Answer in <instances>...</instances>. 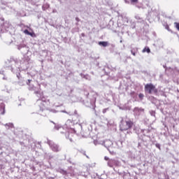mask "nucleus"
Listing matches in <instances>:
<instances>
[{
    "label": "nucleus",
    "mask_w": 179,
    "mask_h": 179,
    "mask_svg": "<svg viewBox=\"0 0 179 179\" xmlns=\"http://www.w3.org/2000/svg\"><path fill=\"white\" fill-rule=\"evenodd\" d=\"M134 123L131 120H121L120 124V131H128V129L132 128Z\"/></svg>",
    "instance_id": "f257e3e1"
},
{
    "label": "nucleus",
    "mask_w": 179,
    "mask_h": 179,
    "mask_svg": "<svg viewBox=\"0 0 179 179\" xmlns=\"http://www.w3.org/2000/svg\"><path fill=\"white\" fill-rule=\"evenodd\" d=\"M144 90L148 94H156L157 93V89L152 83L146 84Z\"/></svg>",
    "instance_id": "f03ea898"
},
{
    "label": "nucleus",
    "mask_w": 179,
    "mask_h": 179,
    "mask_svg": "<svg viewBox=\"0 0 179 179\" xmlns=\"http://www.w3.org/2000/svg\"><path fill=\"white\" fill-rule=\"evenodd\" d=\"M38 87H31L29 89V90H32L34 92V94H36L37 96V97H38V101H41V100H43V99H44V95L43 94V92H41V90L40 88V85H38Z\"/></svg>",
    "instance_id": "7ed1b4c3"
},
{
    "label": "nucleus",
    "mask_w": 179,
    "mask_h": 179,
    "mask_svg": "<svg viewBox=\"0 0 179 179\" xmlns=\"http://www.w3.org/2000/svg\"><path fill=\"white\" fill-rule=\"evenodd\" d=\"M47 143L49 145L50 149L52 150V152H60L61 151V148H59V146L56 144L55 143H54L51 140H48Z\"/></svg>",
    "instance_id": "20e7f679"
},
{
    "label": "nucleus",
    "mask_w": 179,
    "mask_h": 179,
    "mask_svg": "<svg viewBox=\"0 0 179 179\" xmlns=\"http://www.w3.org/2000/svg\"><path fill=\"white\" fill-rule=\"evenodd\" d=\"M8 29H9V23L5 22L3 18H0V33Z\"/></svg>",
    "instance_id": "39448f33"
},
{
    "label": "nucleus",
    "mask_w": 179,
    "mask_h": 179,
    "mask_svg": "<svg viewBox=\"0 0 179 179\" xmlns=\"http://www.w3.org/2000/svg\"><path fill=\"white\" fill-rule=\"evenodd\" d=\"M9 64H15V67H11V71L12 72H14V73H20V67H17L19 66V63L15 62L14 60H8V62Z\"/></svg>",
    "instance_id": "423d86ee"
},
{
    "label": "nucleus",
    "mask_w": 179,
    "mask_h": 179,
    "mask_svg": "<svg viewBox=\"0 0 179 179\" xmlns=\"http://www.w3.org/2000/svg\"><path fill=\"white\" fill-rule=\"evenodd\" d=\"M17 76L19 79L18 84L20 85V86H24V85H30V82H31V80H26L24 79V78L19 77V76L17 75Z\"/></svg>",
    "instance_id": "0eeeda50"
},
{
    "label": "nucleus",
    "mask_w": 179,
    "mask_h": 179,
    "mask_svg": "<svg viewBox=\"0 0 179 179\" xmlns=\"http://www.w3.org/2000/svg\"><path fill=\"white\" fill-rule=\"evenodd\" d=\"M17 47V50L21 51L22 54H27L29 52V47L24 44H20Z\"/></svg>",
    "instance_id": "6e6552de"
},
{
    "label": "nucleus",
    "mask_w": 179,
    "mask_h": 179,
    "mask_svg": "<svg viewBox=\"0 0 179 179\" xmlns=\"http://www.w3.org/2000/svg\"><path fill=\"white\" fill-rule=\"evenodd\" d=\"M103 146H105V148H107L108 150L110 151V149H111V148H113V145H114V143L110 140H106L103 143Z\"/></svg>",
    "instance_id": "1a4fd4ad"
},
{
    "label": "nucleus",
    "mask_w": 179,
    "mask_h": 179,
    "mask_svg": "<svg viewBox=\"0 0 179 179\" xmlns=\"http://www.w3.org/2000/svg\"><path fill=\"white\" fill-rule=\"evenodd\" d=\"M120 165V162L116 159H109L108 162V166L109 167H114V166H119Z\"/></svg>",
    "instance_id": "9d476101"
},
{
    "label": "nucleus",
    "mask_w": 179,
    "mask_h": 179,
    "mask_svg": "<svg viewBox=\"0 0 179 179\" xmlns=\"http://www.w3.org/2000/svg\"><path fill=\"white\" fill-rule=\"evenodd\" d=\"M40 107V110L41 111H45V113H57V110H45V105H44V103H41L39 106Z\"/></svg>",
    "instance_id": "9b49d317"
},
{
    "label": "nucleus",
    "mask_w": 179,
    "mask_h": 179,
    "mask_svg": "<svg viewBox=\"0 0 179 179\" xmlns=\"http://www.w3.org/2000/svg\"><path fill=\"white\" fill-rule=\"evenodd\" d=\"M145 111V109L142 108H138L136 107L134 109V113L136 114V115H141V113H143Z\"/></svg>",
    "instance_id": "f8f14e48"
},
{
    "label": "nucleus",
    "mask_w": 179,
    "mask_h": 179,
    "mask_svg": "<svg viewBox=\"0 0 179 179\" xmlns=\"http://www.w3.org/2000/svg\"><path fill=\"white\" fill-rule=\"evenodd\" d=\"M47 9H50V3H45L42 6V10H47Z\"/></svg>",
    "instance_id": "ddd939ff"
},
{
    "label": "nucleus",
    "mask_w": 179,
    "mask_h": 179,
    "mask_svg": "<svg viewBox=\"0 0 179 179\" xmlns=\"http://www.w3.org/2000/svg\"><path fill=\"white\" fill-rule=\"evenodd\" d=\"M99 45H101L102 47H107L108 45V42L100 41L99 42Z\"/></svg>",
    "instance_id": "4468645a"
},
{
    "label": "nucleus",
    "mask_w": 179,
    "mask_h": 179,
    "mask_svg": "<svg viewBox=\"0 0 179 179\" xmlns=\"http://www.w3.org/2000/svg\"><path fill=\"white\" fill-rule=\"evenodd\" d=\"M51 122H52V124H55V127H54V128H53L54 131H58V130L61 129V126H59V125L55 124V123L54 122H52V121Z\"/></svg>",
    "instance_id": "2eb2a0df"
},
{
    "label": "nucleus",
    "mask_w": 179,
    "mask_h": 179,
    "mask_svg": "<svg viewBox=\"0 0 179 179\" xmlns=\"http://www.w3.org/2000/svg\"><path fill=\"white\" fill-rule=\"evenodd\" d=\"M131 52L132 55H134V57H135V55H136V53L138 52V48H132L131 50Z\"/></svg>",
    "instance_id": "dca6fc26"
},
{
    "label": "nucleus",
    "mask_w": 179,
    "mask_h": 179,
    "mask_svg": "<svg viewBox=\"0 0 179 179\" xmlns=\"http://www.w3.org/2000/svg\"><path fill=\"white\" fill-rule=\"evenodd\" d=\"M142 52H148V54L150 53V48L148 47H145L143 50Z\"/></svg>",
    "instance_id": "f3484780"
},
{
    "label": "nucleus",
    "mask_w": 179,
    "mask_h": 179,
    "mask_svg": "<svg viewBox=\"0 0 179 179\" xmlns=\"http://www.w3.org/2000/svg\"><path fill=\"white\" fill-rule=\"evenodd\" d=\"M5 127L7 128V129H9L10 128H13V123H7L5 124Z\"/></svg>",
    "instance_id": "a211bd4d"
},
{
    "label": "nucleus",
    "mask_w": 179,
    "mask_h": 179,
    "mask_svg": "<svg viewBox=\"0 0 179 179\" xmlns=\"http://www.w3.org/2000/svg\"><path fill=\"white\" fill-rule=\"evenodd\" d=\"M24 33H25V34H28V36H33V34L31 32L29 31V30H27V29H25L24 31Z\"/></svg>",
    "instance_id": "6ab92c4d"
},
{
    "label": "nucleus",
    "mask_w": 179,
    "mask_h": 179,
    "mask_svg": "<svg viewBox=\"0 0 179 179\" xmlns=\"http://www.w3.org/2000/svg\"><path fill=\"white\" fill-rule=\"evenodd\" d=\"M80 76H82L84 79H89V76L88 75H83V73L80 74Z\"/></svg>",
    "instance_id": "aec40b11"
},
{
    "label": "nucleus",
    "mask_w": 179,
    "mask_h": 179,
    "mask_svg": "<svg viewBox=\"0 0 179 179\" xmlns=\"http://www.w3.org/2000/svg\"><path fill=\"white\" fill-rule=\"evenodd\" d=\"M144 97H145V95L143 94H138V98L140 99V100H143Z\"/></svg>",
    "instance_id": "412c9836"
},
{
    "label": "nucleus",
    "mask_w": 179,
    "mask_h": 179,
    "mask_svg": "<svg viewBox=\"0 0 179 179\" xmlns=\"http://www.w3.org/2000/svg\"><path fill=\"white\" fill-rule=\"evenodd\" d=\"M138 0H130L131 3H132V5H135L136 3H138Z\"/></svg>",
    "instance_id": "4be33fe9"
},
{
    "label": "nucleus",
    "mask_w": 179,
    "mask_h": 179,
    "mask_svg": "<svg viewBox=\"0 0 179 179\" xmlns=\"http://www.w3.org/2000/svg\"><path fill=\"white\" fill-rule=\"evenodd\" d=\"M59 173H61V174H63L64 176L66 175V171H64L63 169H60Z\"/></svg>",
    "instance_id": "5701e85b"
},
{
    "label": "nucleus",
    "mask_w": 179,
    "mask_h": 179,
    "mask_svg": "<svg viewBox=\"0 0 179 179\" xmlns=\"http://www.w3.org/2000/svg\"><path fill=\"white\" fill-rule=\"evenodd\" d=\"M175 27L179 31V23L178 22H174Z\"/></svg>",
    "instance_id": "b1692460"
},
{
    "label": "nucleus",
    "mask_w": 179,
    "mask_h": 179,
    "mask_svg": "<svg viewBox=\"0 0 179 179\" xmlns=\"http://www.w3.org/2000/svg\"><path fill=\"white\" fill-rule=\"evenodd\" d=\"M79 152L84 155V156H86V151H85V150L81 149L79 150Z\"/></svg>",
    "instance_id": "393cba45"
},
{
    "label": "nucleus",
    "mask_w": 179,
    "mask_h": 179,
    "mask_svg": "<svg viewBox=\"0 0 179 179\" xmlns=\"http://www.w3.org/2000/svg\"><path fill=\"white\" fill-rule=\"evenodd\" d=\"M135 19H136V20H142V17L138 15L135 16Z\"/></svg>",
    "instance_id": "a878e982"
},
{
    "label": "nucleus",
    "mask_w": 179,
    "mask_h": 179,
    "mask_svg": "<svg viewBox=\"0 0 179 179\" xmlns=\"http://www.w3.org/2000/svg\"><path fill=\"white\" fill-rule=\"evenodd\" d=\"M107 111H108V108L103 109L102 113H103V114H106V113H107Z\"/></svg>",
    "instance_id": "bb28decb"
},
{
    "label": "nucleus",
    "mask_w": 179,
    "mask_h": 179,
    "mask_svg": "<svg viewBox=\"0 0 179 179\" xmlns=\"http://www.w3.org/2000/svg\"><path fill=\"white\" fill-rule=\"evenodd\" d=\"M66 138H69V141H71V142H72V138H69V133H67V134H66Z\"/></svg>",
    "instance_id": "cd10ccee"
},
{
    "label": "nucleus",
    "mask_w": 179,
    "mask_h": 179,
    "mask_svg": "<svg viewBox=\"0 0 179 179\" xmlns=\"http://www.w3.org/2000/svg\"><path fill=\"white\" fill-rule=\"evenodd\" d=\"M155 111L152 110V111L150 112V115H151L152 117H155Z\"/></svg>",
    "instance_id": "c85d7f7f"
},
{
    "label": "nucleus",
    "mask_w": 179,
    "mask_h": 179,
    "mask_svg": "<svg viewBox=\"0 0 179 179\" xmlns=\"http://www.w3.org/2000/svg\"><path fill=\"white\" fill-rule=\"evenodd\" d=\"M155 146H156V148H157L158 149H160V144L157 143V144L155 145Z\"/></svg>",
    "instance_id": "c756f323"
},
{
    "label": "nucleus",
    "mask_w": 179,
    "mask_h": 179,
    "mask_svg": "<svg viewBox=\"0 0 179 179\" xmlns=\"http://www.w3.org/2000/svg\"><path fill=\"white\" fill-rule=\"evenodd\" d=\"M134 94H135V92H131L130 93V95L131 96V97H134Z\"/></svg>",
    "instance_id": "7c9ffc66"
},
{
    "label": "nucleus",
    "mask_w": 179,
    "mask_h": 179,
    "mask_svg": "<svg viewBox=\"0 0 179 179\" xmlns=\"http://www.w3.org/2000/svg\"><path fill=\"white\" fill-rule=\"evenodd\" d=\"M166 30H168L169 31H170V27H169V25H166Z\"/></svg>",
    "instance_id": "2f4dec72"
},
{
    "label": "nucleus",
    "mask_w": 179,
    "mask_h": 179,
    "mask_svg": "<svg viewBox=\"0 0 179 179\" xmlns=\"http://www.w3.org/2000/svg\"><path fill=\"white\" fill-rule=\"evenodd\" d=\"M36 117L37 118V120H39L40 119V115H36Z\"/></svg>",
    "instance_id": "473e14b6"
},
{
    "label": "nucleus",
    "mask_w": 179,
    "mask_h": 179,
    "mask_svg": "<svg viewBox=\"0 0 179 179\" xmlns=\"http://www.w3.org/2000/svg\"><path fill=\"white\" fill-rule=\"evenodd\" d=\"M76 22H80V20L79 19V17H76Z\"/></svg>",
    "instance_id": "72a5a7b5"
},
{
    "label": "nucleus",
    "mask_w": 179,
    "mask_h": 179,
    "mask_svg": "<svg viewBox=\"0 0 179 179\" xmlns=\"http://www.w3.org/2000/svg\"><path fill=\"white\" fill-rule=\"evenodd\" d=\"M2 115H3V114H5V108H3V111L1 113Z\"/></svg>",
    "instance_id": "f704fd0d"
},
{
    "label": "nucleus",
    "mask_w": 179,
    "mask_h": 179,
    "mask_svg": "<svg viewBox=\"0 0 179 179\" xmlns=\"http://www.w3.org/2000/svg\"><path fill=\"white\" fill-rule=\"evenodd\" d=\"M85 33H82V34H81V37H85Z\"/></svg>",
    "instance_id": "c9c22d12"
},
{
    "label": "nucleus",
    "mask_w": 179,
    "mask_h": 179,
    "mask_svg": "<svg viewBox=\"0 0 179 179\" xmlns=\"http://www.w3.org/2000/svg\"><path fill=\"white\" fill-rule=\"evenodd\" d=\"M104 159H105V160H108V157H104Z\"/></svg>",
    "instance_id": "e433bc0d"
},
{
    "label": "nucleus",
    "mask_w": 179,
    "mask_h": 179,
    "mask_svg": "<svg viewBox=\"0 0 179 179\" xmlns=\"http://www.w3.org/2000/svg\"><path fill=\"white\" fill-rule=\"evenodd\" d=\"M0 73H1V75H3V71H0Z\"/></svg>",
    "instance_id": "4c0bfd02"
},
{
    "label": "nucleus",
    "mask_w": 179,
    "mask_h": 179,
    "mask_svg": "<svg viewBox=\"0 0 179 179\" xmlns=\"http://www.w3.org/2000/svg\"><path fill=\"white\" fill-rule=\"evenodd\" d=\"M55 12H57V10H53L52 13H55Z\"/></svg>",
    "instance_id": "58836bf2"
},
{
    "label": "nucleus",
    "mask_w": 179,
    "mask_h": 179,
    "mask_svg": "<svg viewBox=\"0 0 179 179\" xmlns=\"http://www.w3.org/2000/svg\"><path fill=\"white\" fill-rule=\"evenodd\" d=\"M136 7L138 8V9H141V6H136Z\"/></svg>",
    "instance_id": "ea45409f"
},
{
    "label": "nucleus",
    "mask_w": 179,
    "mask_h": 179,
    "mask_svg": "<svg viewBox=\"0 0 179 179\" xmlns=\"http://www.w3.org/2000/svg\"><path fill=\"white\" fill-rule=\"evenodd\" d=\"M68 122H71V120H67V124H68Z\"/></svg>",
    "instance_id": "a19ab883"
},
{
    "label": "nucleus",
    "mask_w": 179,
    "mask_h": 179,
    "mask_svg": "<svg viewBox=\"0 0 179 179\" xmlns=\"http://www.w3.org/2000/svg\"><path fill=\"white\" fill-rule=\"evenodd\" d=\"M62 112H63V113H66V111H65V110H63Z\"/></svg>",
    "instance_id": "79ce46f5"
},
{
    "label": "nucleus",
    "mask_w": 179,
    "mask_h": 179,
    "mask_svg": "<svg viewBox=\"0 0 179 179\" xmlns=\"http://www.w3.org/2000/svg\"><path fill=\"white\" fill-rule=\"evenodd\" d=\"M86 157H87V159H89V157L87 155H86Z\"/></svg>",
    "instance_id": "37998d69"
},
{
    "label": "nucleus",
    "mask_w": 179,
    "mask_h": 179,
    "mask_svg": "<svg viewBox=\"0 0 179 179\" xmlns=\"http://www.w3.org/2000/svg\"><path fill=\"white\" fill-rule=\"evenodd\" d=\"M76 113H77V111H76V110H75V114H76Z\"/></svg>",
    "instance_id": "c03bdc74"
},
{
    "label": "nucleus",
    "mask_w": 179,
    "mask_h": 179,
    "mask_svg": "<svg viewBox=\"0 0 179 179\" xmlns=\"http://www.w3.org/2000/svg\"><path fill=\"white\" fill-rule=\"evenodd\" d=\"M124 27H127V25H124Z\"/></svg>",
    "instance_id": "a18cd8bd"
},
{
    "label": "nucleus",
    "mask_w": 179,
    "mask_h": 179,
    "mask_svg": "<svg viewBox=\"0 0 179 179\" xmlns=\"http://www.w3.org/2000/svg\"><path fill=\"white\" fill-rule=\"evenodd\" d=\"M36 123L38 124V121H36Z\"/></svg>",
    "instance_id": "49530a36"
},
{
    "label": "nucleus",
    "mask_w": 179,
    "mask_h": 179,
    "mask_svg": "<svg viewBox=\"0 0 179 179\" xmlns=\"http://www.w3.org/2000/svg\"><path fill=\"white\" fill-rule=\"evenodd\" d=\"M124 1H125L126 3L128 2V1H127V0H124Z\"/></svg>",
    "instance_id": "de8ad7c7"
},
{
    "label": "nucleus",
    "mask_w": 179,
    "mask_h": 179,
    "mask_svg": "<svg viewBox=\"0 0 179 179\" xmlns=\"http://www.w3.org/2000/svg\"><path fill=\"white\" fill-rule=\"evenodd\" d=\"M122 33H124V31H122Z\"/></svg>",
    "instance_id": "09e8293b"
},
{
    "label": "nucleus",
    "mask_w": 179,
    "mask_h": 179,
    "mask_svg": "<svg viewBox=\"0 0 179 179\" xmlns=\"http://www.w3.org/2000/svg\"><path fill=\"white\" fill-rule=\"evenodd\" d=\"M178 93H179V90H178Z\"/></svg>",
    "instance_id": "8fccbe9b"
}]
</instances>
